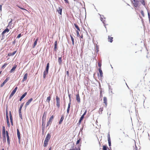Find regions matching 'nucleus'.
<instances>
[{"instance_id":"nucleus-1","label":"nucleus","mask_w":150,"mask_h":150,"mask_svg":"<svg viewBox=\"0 0 150 150\" xmlns=\"http://www.w3.org/2000/svg\"><path fill=\"white\" fill-rule=\"evenodd\" d=\"M132 3L133 4L134 7L136 9V8L137 7H139L140 6V4L139 3V1L144 6H146L145 1V0H139V1L138 0H133Z\"/></svg>"},{"instance_id":"nucleus-2","label":"nucleus","mask_w":150,"mask_h":150,"mask_svg":"<svg viewBox=\"0 0 150 150\" xmlns=\"http://www.w3.org/2000/svg\"><path fill=\"white\" fill-rule=\"evenodd\" d=\"M99 15L100 16V20L101 21L103 22L104 26L106 28V25H108V24L106 23V21H105V18L104 17L103 15H100L99 14Z\"/></svg>"},{"instance_id":"nucleus-3","label":"nucleus","mask_w":150,"mask_h":150,"mask_svg":"<svg viewBox=\"0 0 150 150\" xmlns=\"http://www.w3.org/2000/svg\"><path fill=\"white\" fill-rule=\"evenodd\" d=\"M47 112H44L42 118V125L45 123L46 120V116L47 115Z\"/></svg>"},{"instance_id":"nucleus-4","label":"nucleus","mask_w":150,"mask_h":150,"mask_svg":"<svg viewBox=\"0 0 150 150\" xmlns=\"http://www.w3.org/2000/svg\"><path fill=\"white\" fill-rule=\"evenodd\" d=\"M56 105L58 108L60 107V99L57 96H56Z\"/></svg>"},{"instance_id":"nucleus-5","label":"nucleus","mask_w":150,"mask_h":150,"mask_svg":"<svg viewBox=\"0 0 150 150\" xmlns=\"http://www.w3.org/2000/svg\"><path fill=\"white\" fill-rule=\"evenodd\" d=\"M9 31V29L8 28H6L2 33L1 35L3 36L6 33L8 32Z\"/></svg>"},{"instance_id":"nucleus-6","label":"nucleus","mask_w":150,"mask_h":150,"mask_svg":"<svg viewBox=\"0 0 150 150\" xmlns=\"http://www.w3.org/2000/svg\"><path fill=\"white\" fill-rule=\"evenodd\" d=\"M12 19H11L10 21L8 23V25L7 26V28H10V29H11L13 28V27L11 26V25L12 24Z\"/></svg>"},{"instance_id":"nucleus-7","label":"nucleus","mask_w":150,"mask_h":150,"mask_svg":"<svg viewBox=\"0 0 150 150\" xmlns=\"http://www.w3.org/2000/svg\"><path fill=\"white\" fill-rule=\"evenodd\" d=\"M6 120H7V124L8 126L9 127L10 124L9 122V118L8 117V113H7L6 112Z\"/></svg>"},{"instance_id":"nucleus-8","label":"nucleus","mask_w":150,"mask_h":150,"mask_svg":"<svg viewBox=\"0 0 150 150\" xmlns=\"http://www.w3.org/2000/svg\"><path fill=\"white\" fill-rule=\"evenodd\" d=\"M51 137V135L49 133H48L45 138V140L49 141V140L50 139Z\"/></svg>"},{"instance_id":"nucleus-9","label":"nucleus","mask_w":150,"mask_h":150,"mask_svg":"<svg viewBox=\"0 0 150 150\" xmlns=\"http://www.w3.org/2000/svg\"><path fill=\"white\" fill-rule=\"evenodd\" d=\"M28 74L27 73H25V74L23 76V79L22 81L23 82L27 80L28 77Z\"/></svg>"},{"instance_id":"nucleus-10","label":"nucleus","mask_w":150,"mask_h":150,"mask_svg":"<svg viewBox=\"0 0 150 150\" xmlns=\"http://www.w3.org/2000/svg\"><path fill=\"white\" fill-rule=\"evenodd\" d=\"M9 116H10V122H11V124L12 125H13V119H12V115L11 114V111H10V112H9Z\"/></svg>"},{"instance_id":"nucleus-11","label":"nucleus","mask_w":150,"mask_h":150,"mask_svg":"<svg viewBox=\"0 0 150 150\" xmlns=\"http://www.w3.org/2000/svg\"><path fill=\"white\" fill-rule=\"evenodd\" d=\"M103 103L105 104V107L107 106V98L106 97H104L103 98Z\"/></svg>"},{"instance_id":"nucleus-12","label":"nucleus","mask_w":150,"mask_h":150,"mask_svg":"<svg viewBox=\"0 0 150 150\" xmlns=\"http://www.w3.org/2000/svg\"><path fill=\"white\" fill-rule=\"evenodd\" d=\"M33 98H31L25 104V106H27L28 105H29L30 103L31 102V101L33 100Z\"/></svg>"},{"instance_id":"nucleus-13","label":"nucleus","mask_w":150,"mask_h":150,"mask_svg":"<svg viewBox=\"0 0 150 150\" xmlns=\"http://www.w3.org/2000/svg\"><path fill=\"white\" fill-rule=\"evenodd\" d=\"M76 100L78 103H80V99L79 96V94H76Z\"/></svg>"},{"instance_id":"nucleus-14","label":"nucleus","mask_w":150,"mask_h":150,"mask_svg":"<svg viewBox=\"0 0 150 150\" xmlns=\"http://www.w3.org/2000/svg\"><path fill=\"white\" fill-rule=\"evenodd\" d=\"M57 10L59 14L60 15H62V8H61L60 7H59L57 9Z\"/></svg>"},{"instance_id":"nucleus-15","label":"nucleus","mask_w":150,"mask_h":150,"mask_svg":"<svg viewBox=\"0 0 150 150\" xmlns=\"http://www.w3.org/2000/svg\"><path fill=\"white\" fill-rule=\"evenodd\" d=\"M17 67V65H15L13 67V68L10 71V72L11 73H12L14 71H15V69Z\"/></svg>"},{"instance_id":"nucleus-16","label":"nucleus","mask_w":150,"mask_h":150,"mask_svg":"<svg viewBox=\"0 0 150 150\" xmlns=\"http://www.w3.org/2000/svg\"><path fill=\"white\" fill-rule=\"evenodd\" d=\"M64 119V116L63 115H62L61 116V117L60 118V119L59 122V124H60L62 123V122L63 121V120Z\"/></svg>"},{"instance_id":"nucleus-17","label":"nucleus","mask_w":150,"mask_h":150,"mask_svg":"<svg viewBox=\"0 0 150 150\" xmlns=\"http://www.w3.org/2000/svg\"><path fill=\"white\" fill-rule=\"evenodd\" d=\"M57 41H56L55 42H54V50L56 51L57 50Z\"/></svg>"},{"instance_id":"nucleus-18","label":"nucleus","mask_w":150,"mask_h":150,"mask_svg":"<svg viewBox=\"0 0 150 150\" xmlns=\"http://www.w3.org/2000/svg\"><path fill=\"white\" fill-rule=\"evenodd\" d=\"M113 38L110 36H109L108 37V41L110 42H112L113 41Z\"/></svg>"},{"instance_id":"nucleus-19","label":"nucleus","mask_w":150,"mask_h":150,"mask_svg":"<svg viewBox=\"0 0 150 150\" xmlns=\"http://www.w3.org/2000/svg\"><path fill=\"white\" fill-rule=\"evenodd\" d=\"M99 71L100 74V76L101 77H102L103 76V73L102 71L101 70V68H99Z\"/></svg>"},{"instance_id":"nucleus-20","label":"nucleus","mask_w":150,"mask_h":150,"mask_svg":"<svg viewBox=\"0 0 150 150\" xmlns=\"http://www.w3.org/2000/svg\"><path fill=\"white\" fill-rule=\"evenodd\" d=\"M17 131L18 137V139L20 140V133L18 129H17Z\"/></svg>"},{"instance_id":"nucleus-21","label":"nucleus","mask_w":150,"mask_h":150,"mask_svg":"<svg viewBox=\"0 0 150 150\" xmlns=\"http://www.w3.org/2000/svg\"><path fill=\"white\" fill-rule=\"evenodd\" d=\"M38 38H37L36 39V40L34 42V44H33V48H34L37 45V42H38Z\"/></svg>"},{"instance_id":"nucleus-22","label":"nucleus","mask_w":150,"mask_h":150,"mask_svg":"<svg viewBox=\"0 0 150 150\" xmlns=\"http://www.w3.org/2000/svg\"><path fill=\"white\" fill-rule=\"evenodd\" d=\"M48 141H49L45 140L43 144V146L44 147H45L47 146V145L48 144Z\"/></svg>"},{"instance_id":"nucleus-23","label":"nucleus","mask_w":150,"mask_h":150,"mask_svg":"<svg viewBox=\"0 0 150 150\" xmlns=\"http://www.w3.org/2000/svg\"><path fill=\"white\" fill-rule=\"evenodd\" d=\"M48 72H47V71H44L43 73V77L44 79L46 77V75L48 74Z\"/></svg>"},{"instance_id":"nucleus-24","label":"nucleus","mask_w":150,"mask_h":150,"mask_svg":"<svg viewBox=\"0 0 150 150\" xmlns=\"http://www.w3.org/2000/svg\"><path fill=\"white\" fill-rule=\"evenodd\" d=\"M58 62L60 64H61L62 63V57H60L58 58Z\"/></svg>"},{"instance_id":"nucleus-25","label":"nucleus","mask_w":150,"mask_h":150,"mask_svg":"<svg viewBox=\"0 0 150 150\" xmlns=\"http://www.w3.org/2000/svg\"><path fill=\"white\" fill-rule=\"evenodd\" d=\"M86 110L85 111V112L83 113V114L82 115V116L80 117V119H81V120H82L83 119V118H84V116L86 114Z\"/></svg>"},{"instance_id":"nucleus-26","label":"nucleus","mask_w":150,"mask_h":150,"mask_svg":"<svg viewBox=\"0 0 150 150\" xmlns=\"http://www.w3.org/2000/svg\"><path fill=\"white\" fill-rule=\"evenodd\" d=\"M17 88H18L16 87L15 88V89L13 91L11 94H15V93H16V91H17Z\"/></svg>"},{"instance_id":"nucleus-27","label":"nucleus","mask_w":150,"mask_h":150,"mask_svg":"<svg viewBox=\"0 0 150 150\" xmlns=\"http://www.w3.org/2000/svg\"><path fill=\"white\" fill-rule=\"evenodd\" d=\"M51 97L50 96L48 97L47 99V102L49 103H50V101L51 100Z\"/></svg>"},{"instance_id":"nucleus-28","label":"nucleus","mask_w":150,"mask_h":150,"mask_svg":"<svg viewBox=\"0 0 150 150\" xmlns=\"http://www.w3.org/2000/svg\"><path fill=\"white\" fill-rule=\"evenodd\" d=\"M70 102L68 104V106L67 109V112L68 113H69V110L70 108Z\"/></svg>"},{"instance_id":"nucleus-29","label":"nucleus","mask_w":150,"mask_h":150,"mask_svg":"<svg viewBox=\"0 0 150 150\" xmlns=\"http://www.w3.org/2000/svg\"><path fill=\"white\" fill-rule=\"evenodd\" d=\"M54 116L53 115H52L51 116V117H50L49 120V121H50L52 122L53 119L54 118Z\"/></svg>"},{"instance_id":"nucleus-30","label":"nucleus","mask_w":150,"mask_h":150,"mask_svg":"<svg viewBox=\"0 0 150 150\" xmlns=\"http://www.w3.org/2000/svg\"><path fill=\"white\" fill-rule=\"evenodd\" d=\"M74 25L76 28L78 30L80 31V29L79 26L76 24H74Z\"/></svg>"},{"instance_id":"nucleus-31","label":"nucleus","mask_w":150,"mask_h":150,"mask_svg":"<svg viewBox=\"0 0 150 150\" xmlns=\"http://www.w3.org/2000/svg\"><path fill=\"white\" fill-rule=\"evenodd\" d=\"M71 38L72 42V45H74V40L73 37L70 35Z\"/></svg>"},{"instance_id":"nucleus-32","label":"nucleus","mask_w":150,"mask_h":150,"mask_svg":"<svg viewBox=\"0 0 150 150\" xmlns=\"http://www.w3.org/2000/svg\"><path fill=\"white\" fill-rule=\"evenodd\" d=\"M103 150H107L108 149V147L105 145H103Z\"/></svg>"},{"instance_id":"nucleus-33","label":"nucleus","mask_w":150,"mask_h":150,"mask_svg":"<svg viewBox=\"0 0 150 150\" xmlns=\"http://www.w3.org/2000/svg\"><path fill=\"white\" fill-rule=\"evenodd\" d=\"M8 64V63H5L1 67V68L2 69H4V68L6 66V65Z\"/></svg>"},{"instance_id":"nucleus-34","label":"nucleus","mask_w":150,"mask_h":150,"mask_svg":"<svg viewBox=\"0 0 150 150\" xmlns=\"http://www.w3.org/2000/svg\"><path fill=\"white\" fill-rule=\"evenodd\" d=\"M23 104L24 103H23L21 105L19 110V111L21 112V109L22 108V107L23 106Z\"/></svg>"},{"instance_id":"nucleus-35","label":"nucleus","mask_w":150,"mask_h":150,"mask_svg":"<svg viewBox=\"0 0 150 150\" xmlns=\"http://www.w3.org/2000/svg\"><path fill=\"white\" fill-rule=\"evenodd\" d=\"M26 94H23V95L21 97L20 99V101H21L25 97Z\"/></svg>"},{"instance_id":"nucleus-36","label":"nucleus","mask_w":150,"mask_h":150,"mask_svg":"<svg viewBox=\"0 0 150 150\" xmlns=\"http://www.w3.org/2000/svg\"><path fill=\"white\" fill-rule=\"evenodd\" d=\"M98 66L99 67V68H101V62L100 61L98 62Z\"/></svg>"},{"instance_id":"nucleus-37","label":"nucleus","mask_w":150,"mask_h":150,"mask_svg":"<svg viewBox=\"0 0 150 150\" xmlns=\"http://www.w3.org/2000/svg\"><path fill=\"white\" fill-rule=\"evenodd\" d=\"M6 131H2V136L3 137H6Z\"/></svg>"},{"instance_id":"nucleus-38","label":"nucleus","mask_w":150,"mask_h":150,"mask_svg":"<svg viewBox=\"0 0 150 150\" xmlns=\"http://www.w3.org/2000/svg\"><path fill=\"white\" fill-rule=\"evenodd\" d=\"M52 122H51L49 120L48 121V122H47V126H49L50 124H51Z\"/></svg>"},{"instance_id":"nucleus-39","label":"nucleus","mask_w":150,"mask_h":150,"mask_svg":"<svg viewBox=\"0 0 150 150\" xmlns=\"http://www.w3.org/2000/svg\"><path fill=\"white\" fill-rule=\"evenodd\" d=\"M107 137H108V140H110V134L109 133H108V134Z\"/></svg>"},{"instance_id":"nucleus-40","label":"nucleus","mask_w":150,"mask_h":150,"mask_svg":"<svg viewBox=\"0 0 150 150\" xmlns=\"http://www.w3.org/2000/svg\"><path fill=\"white\" fill-rule=\"evenodd\" d=\"M7 143L8 145L10 144V141L9 138H7Z\"/></svg>"},{"instance_id":"nucleus-41","label":"nucleus","mask_w":150,"mask_h":150,"mask_svg":"<svg viewBox=\"0 0 150 150\" xmlns=\"http://www.w3.org/2000/svg\"><path fill=\"white\" fill-rule=\"evenodd\" d=\"M6 134L7 138H9V137L8 135V133L7 131H6Z\"/></svg>"},{"instance_id":"nucleus-42","label":"nucleus","mask_w":150,"mask_h":150,"mask_svg":"<svg viewBox=\"0 0 150 150\" xmlns=\"http://www.w3.org/2000/svg\"><path fill=\"white\" fill-rule=\"evenodd\" d=\"M19 115L21 119H22V115L21 114V112L19 111Z\"/></svg>"},{"instance_id":"nucleus-43","label":"nucleus","mask_w":150,"mask_h":150,"mask_svg":"<svg viewBox=\"0 0 150 150\" xmlns=\"http://www.w3.org/2000/svg\"><path fill=\"white\" fill-rule=\"evenodd\" d=\"M17 6L19 8H20V9H22V10H25L26 11H27V10L25 8H24L19 6Z\"/></svg>"},{"instance_id":"nucleus-44","label":"nucleus","mask_w":150,"mask_h":150,"mask_svg":"<svg viewBox=\"0 0 150 150\" xmlns=\"http://www.w3.org/2000/svg\"><path fill=\"white\" fill-rule=\"evenodd\" d=\"M77 34V36L78 37H79L80 36V34L79 33V32L78 30H77L76 31Z\"/></svg>"},{"instance_id":"nucleus-45","label":"nucleus","mask_w":150,"mask_h":150,"mask_svg":"<svg viewBox=\"0 0 150 150\" xmlns=\"http://www.w3.org/2000/svg\"><path fill=\"white\" fill-rule=\"evenodd\" d=\"M81 140V139L79 138V139L76 142V144H78L79 143Z\"/></svg>"},{"instance_id":"nucleus-46","label":"nucleus","mask_w":150,"mask_h":150,"mask_svg":"<svg viewBox=\"0 0 150 150\" xmlns=\"http://www.w3.org/2000/svg\"><path fill=\"white\" fill-rule=\"evenodd\" d=\"M141 13L143 17H144V13L142 11H141Z\"/></svg>"},{"instance_id":"nucleus-47","label":"nucleus","mask_w":150,"mask_h":150,"mask_svg":"<svg viewBox=\"0 0 150 150\" xmlns=\"http://www.w3.org/2000/svg\"><path fill=\"white\" fill-rule=\"evenodd\" d=\"M108 144H109V146H110L111 145V142L110 140H108Z\"/></svg>"},{"instance_id":"nucleus-48","label":"nucleus","mask_w":150,"mask_h":150,"mask_svg":"<svg viewBox=\"0 0 150 150\" xmlns=\"http://www.w3.org/2000/svg\"><path fill=\"white\" fill-rule=\"evenodd\" d=\"M21 33H20L18 35V36H17V38H20L21 37Z\"/></svg>"},{"instance_id":"nucleus-49","label":"nucleus","mask_w":150,"mask_h":150,"mask_svg":"<svg viewBox=\"0 0 150 150\" xmlns=\"http://www.w3.org/2000/svg\"><path fill=\"white\" fill-rule=\"evenodd\" d=\"M69 150H80V149H78L77 148H75L74 149H70Z\"/></svg>"},{"instance_id":"nucleus-50","label":"nucleus","mask_w":150,"mask_h":150,"mask_svg":"<svg viewBox=\"0 0 150 150\" xmlns=\"http://www.w3.org/2000/svg\"><path fill=\"white\" fill-rule=\"evenodd\" d=\"M10 78L9 77H8L6 78V79L5 80V81L6 82L8 81V80H9Z\"/></svg>"},{"instance_id":"nucleus-51","label":"nucleus","mask_w":150,"mask_h":150,"mask_svg":"<svg viewBox=\"0 0 150 150\" xmlns=\"http://www.w3.org/2000/svg\"><path fill=\"white\" fill-rule=\"evenodd\" d=\"M2 131H5V126L2 127Z\"/></svg>"},{"instance_id":"nucleus-52","label":"nucleus","mask_w":150,"mask_h":150,"mask_svg":"<svg viewBox=\"0 0 150 150\" xmlns=\"http://www.w3.org/2000/svg\"><path fill=\"white\" fill-rule=\"evenodd\" d=\"M3 141L4 142H6V137H3Z\"/></svg>"},{"instance_id":"nucleus-53","label":"nucleus","mask_w":150,"mask_h":150,"mask_svg":"<svg viewBox=\"0 0 150 150\" xmlns=\"http://www.w3.org/2000/svg\"><path fill=\"white\" fill-rule=\"evenodd\" d=\"M8 55L9 56H13V55H12V53H8Z\"/></svg>"},{"instance_id":"nucleus-54","label":"nucleus","mask_w":150,"mask_h":150,"mask_svg":"<svg viewBox=\"0 0 150 150\" xmlns=\"http://www.w3.org/2000/svg\"><path fill=\"white\" fill-rule=\"evenodd\" d=\"M65 1V2L66 3L69 4V1L68 0H64Z\"/></svg>"},{"instance_id":"nucleus-55","label":"nucleus","mask_w":150,"mask_h":150,"mask_svg":"<svg viewBox=\"0 0 150 150\" xmlns=\"http://www.w3.org/2000/svg\"><path fill=\"white\" fill-rule=\"evenodd\" d=\"M49 63H48L47 64L46 68H47L49 69Z\"/></svg>"},{"instance_id":"nucleus-56","label":"nucleus","mask_w":150,"mask_h":150,"mask_svg":"<svg viewBox=\"0 0 150 150\" xmlns=\"http://www.w3.org/2000/svg\"><path fill=\"white\" fill-rule=\"evenodd\" d=\"M5 84V83L3 82V83L1 84V87H3Z\"/></svg>"},{"instance_id":"nucleus-57","label":"nucleus","mask_w":150,"mask_h":150,"mask_svg":"<svg viewBox=\"0 0 150 150\" xmlns=\"http://www.w3.org/2000/svg\"><path fill=\"white\" fill-rule=\"evenodd\" d=\"M146 57L147 58H148L149 57H150V54L149 53H148L147 55H146Z\"/></svg>"},{"instance_id":"nucleus-58","label":"nucleus","mask_w":150,"mask_h":150,"mask_svg":"<svg viewBox=\"0 0 150 150\" xmlns=\"http://www.w3.org/2000/svg\"><path fill=\"white\" fill-rule=\"evenodd\" d=\"M16 51H15L14 52H13V53H12V55H13V56L14 54H15V53H16Z\"/></svg>"},{"instance_id":"nucleus-59","label":"nucleus","mask_w":150,"mask_h":150,"mask_svg":"<svg viewBox=\"0 0 150 150\" xmlns=\"http://www.w3.org/2000/svg\"><path fill=\"white\" fill-rule=\"evenodd\" d=\"M99 110L100 111H102L103 110V108H100L99 109Z\"/></svg>"},{"instance_id":"nucleus-60","label":"nucleus","mask_w":150,"mask_h":150,"mask_svg":"<svg viewBox=\"0 0 150 150\" xmlns=\"http://www.w3.org/2000/svg\"><path fill=\"white\" fill-rule=\"evenodd\" d=\"M48 70H49V69L46 68L45 71H47V72H48Z\"/></svg>"},{"instance_id":"nucleus-61","label":"nucleus","mask_w":150,"mask_h":150,"mask_svg":"<svg viewBox=\"0 0 150 150\" xmlns=\"http://www.w3.org/2000/svg\"><path fill=\"white\" fill-rule=\"evenodd\" d=\"M66 73H67V74L68 76H69V72L68 71H67L66 72Z\"/></svg>"},{"instance_id":"nucleus-62","label":"nucleus","mask_w":150,"mask_h":150,"mask_svg":"<svg viewBox=\"0 0 150 150\" xmlns=\"http://www.w3.org/2000/svg\"><path fill=\"white\" fill-rule=\"evenodd\" d=\"M0 10L1 11H2V5H0Z\"/></svg>"},{"instance_id":"nucleus-63","label":"nucleus","mask_w":150,"mask_h":150,"mask_svg":"<svg viewBox=\"0 0 150 150\" xmlns=\"http://www.w3.org/2000/svg\"><path fill=\"white\" fill-rule=\"evenodd\" d=\"M80 38H81L83 39V35H81V36H80Z\"/></svg>"},{"instance_id":"nucleus-64","label":"nucleus","mask_w":150,"mask_h":150,"mask_svg":"<svg viewBox=\"0 0 150 150\" xmlns=\"http://www.w3.org/2000/svg\"><path fill=\"white\" fill-rule=\"evenodd\" d=\"M82 120H81V119H80L79 121V123H80V122H81V121H82Z\"/></svg>"}]
</instances>
